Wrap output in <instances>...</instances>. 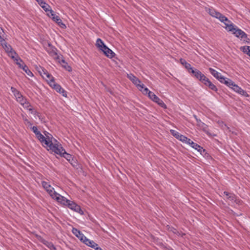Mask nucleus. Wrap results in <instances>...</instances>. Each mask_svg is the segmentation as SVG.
I'll list each match as a JSON object with an SVG mask.
<instances>
[{"instance_id":"obj_19","label":"nucleus","mask_w":250,"mask_h":250,"mask_svg":"<svg viewBox=\"0 0 250 250\" xmlns=\"http://www.w3.org/2000/svg\"><path fill=\"white\" fill-rule=\"evenodd\" d=\"M102 51L106 57L109 58H112L115 55V53L106 46H104Z\"/></svg>"},{"instance_id":"obj_13","label":"nucleus","mask_w":250,"mask_h":250,"mask_svg":"<svg viewBox=\"0 0 250 250\" xmlns=\"http://www.w3.org/2000/svg\"><path fill=\"white\" fill-rule=\"evenodd\" d=\"M53 199L57 201L58 203L65 206H67L68 204L70 201L66 199L65 197L62 196L58 193H57V194L55 195V197H54Z\"/></svg>"},{"instance_id":"obj_3","label":"nucleus","mask_w":250,"mask_h":250,"mask_svg":"<svg viewBox=\"0 0 250 250\" xmlns=\"http://www.w3.org/2000/svg\"><path fill=\"white\" fill-rule=\"evenodd\" d=\"M11 91L15 96L17 101L19 103L23 108L32 111L33 108L30 103L27 101V99L23 97L21 92L17 90L15 88L11 87Z\"/></svg>"},{"instance_id":"obj_33","label":"nucleus","mask_w":250,"mask_h":250,"mask_svg":"<svg viewBox=\"0 0 250 250\" xmlns=\"http://www.w3.org/2000/svg\"><path fill=\"white\" fill-rule=\"evenodd\" d=\"M7 53H8V55L14 60L16 58V57H15V56H17V57L18 56L16 52L15 51H14L13 49H12V50L9 51Z\"/></svg>"},{"instance_id":"obj_45","label":"nucleus","mask_w":250,"mask_h":250,"mask_svg":"<svg viewBox=\"0 0 250 250\" xmlns=\"http://www.w3.org/2000/svg\"><path fill=\"white\" fill-rule=\"evenodd\" d=\"M25 124L28 126H31L32 124L28 120L26 122L24 123Z\"/></svg>"},{"instance_id":"obj_44","label":"nucleus","mask_w":250,"mask_h":250,"mask_svg":"<svg viewBox=\"0 0 250 250\" xmlns=\"http://www.w3.org/2000/svg\"><path fill=\"white\" fill-rule=\"evenodd\" d=\"M98 245L94 242V244H93L91 247L92 248L96 250L97 249V248H98Z\"/></svg>"},{"instance_id":"obj_2","label":"nucleus","mask_w":250,"mask_h":250,"mask_svg":"<svg viewBox=\"0 0 250 250\" xmlns=\"http://www.w3.org/2000/svg\"><path fill=\"white\" fill-rule=\"evenodd\" d=\"M44 134L45 136L43 135V138L41 139L39 141L43 147H49V149H47V150L52 151L54 148L57 147L60 144L49 132L44 131Z\"/></svg>"},{"instance_id":"obj_9","label":"nucleus","mask_w":250,"mask_h":250,"mask_svg":"<svg viewBox=\"0 0 250 250\" xmlns=\"http://www.w3.org/2000/svg\"><path fill=\"white\" fill-rule=\"evenodd\" d=\"M44 48L48 53L51 56L54 57L57 55L56 48L54 47L50 42L44 43Z\"/></svg>"},{"instance_id":"obj_39","label":"nucleus","mask_w":250,"mask_h":250,"mask_svg":"<svg viewBox=\"0 0 250 250\" xmlns=\"http://www.w3.org/2000/svg\"><path fill=\"white\" fill-rule=\"evenodd\" d=\"M39 72L41 73V75L42 77L43 75L45 76L47 74L49 73L46 69L43 68H41V70H40Z\"/></svg>"},{"instance_id":"obj_27","label":"nucleus","mask_w":250,"mask_h":250,"mask_svg":"<svg viewBox=\"0 0 250 250\" xmlns=\"http://www.w3.org/2000/svg\"><path fill=\"white\" fill-rule=\"evenodd\" d=\"M96 45L101 51L103 50L104 46H106L103 41L100 38L97 39Z\"/></svg>"},{"instance_id":"obj_25","label":"nucleus","mask_w":250,"mask_h":250,"mask_svg":"<svg viewBox=\"0 0 250 250\" xmlns=\"http://www.w3.org/2000/svg\"><path fill=\"white\" fill-rule=\"evenodd\" d=\"M15 61L16 62V63L21 69H22L23 66L25 65V63L23 62L22 60L19 56H17L16 58L15 59Z\"/></svg>"},{"instance_id":"obj_6","label":"nucleus","mask_w":250,"mask_h":250,"mask_svg":"<svg viewBox=\"0 0 250 250\" xmlns=\"http://www.w3.org/2000/svg\"><path fill=\"white\" fill-rule=\"evenodd\" d=\"M43 188L45 189L46 192L49 194L52 199L54 198L55 195L57 194V192L54 190V188L47 182L42 181V182Z\"/></svg>"},{"instance_id":"obj_34","label":"nucleus","mask_w":250,"mask_h":250,"mask_svg":"<svg viewBox=\"0 0 250 250\" xmlns=\"http://www.w3.org/2000/svg\"><path fill=\"white\" fill-rule=\"evenodd\" d=\"M142 92V93L144 94H147L148 96L149 97V92H151L149 89L146 87H144V85L143 86V88L140 87V88H138Z\"/></svg>"},{"instance_id":"obj_30","label":"nucleus","mask_w":250,"mask_h":250,"mask_svg":"<svg viewBox=\"0 0 250 250\" xmlns=\"http://www.w3.org/2000/svg\"><path fill=\"white\" fill-rule=\"evenodd\" d=\"M29 76L32 77L33 76V73L29 69L27 66L24 65L23 68L22 69Z\"/></svg>"},{"instance_id":"obj_50","label":"nucleus","mask_w":250,"mask_h":250,"mask_svg":"<svg viewBox=\"0 0 250 250\" xmlns=\"http://www.w3.org/2000/svg\"><path fill=\"white\" fill-rule=\"evenodd\" d=\"M194 117L195 118V119L196 120V119H198L197 118V117L196 115H194Z\"/></svg>"},{"instance_id":"obj_52","label":"nucleus","mask_w":250,"mask_h":250,"mask_svg":"<svg viewBox=\"0 0 250 250\" xmlns=\"http://www.w3.org/2000/svg\"><path fill=\"white\" fill-rule=\"evenodd\" d=\"M0 30H2V29L0 27Z\"/></svg>"},{"instance_id":"obj_14","label":"nucleus","mask_w":250,"mask_h":250,"mask_svg":"<svg viewBox=\"0 0 250 250\" xmlns=\"http://www.w3.org/2000/svg\"><path fill=\"white\" fill-rule=\"evenodd\" d=\"M70 209L74 210L75 211L81 214H83V212L82 210L81 207L78 205L76 204L73 201H70L67 206Z\"/></svg>"},{"instance_id":"obj_35","label":"nucleus","mask_w":250,"mask_h":250,"mask_svg":"<svg viewBox=\"0 0 250 250\" xmlns=\"http://www.w3.org/2000/svg\"><path fill=\"white\" fill-rule=\"evenodd\" d=\"M170 132H171V134L177 139L178 138L179 136H180V135L181 134L177 131L172 130V129L170 130Z\"/></svg>"},{"instance_id":"obj_21","label":"nucleus","mask_w":250,"mask_h":250,"mask_svg":"<svg viewBox=\"0 0 250 250\" xmlns=\"http://www.w3.org/2000/svg\"><path fill=\"white\" fill-rule=\"evenodd\" d=\"M31 128L33 132L35 133L36 135V136L37 138L40 140L41 139H42L43 138V135L39 131L38 129V128L36 126H33L32 127H31Z\"/></svg>"},{"instance_id":"obj_28","label":"nucleus","mask_w":250,"mask_h":250,"mask_svg":"<svg viewBox=\"0 0 250 250\" xmlns=\"http://www.w3.org/2000/svg\"><path fill=\"white\" fill-rule=\"evenodd\" d=\"M1 45L7 52L12 50V48L11 45L8 44L5 41L1 43Z\"/></svg>"},{"instance_id":"obj_20","label":"nucleus","mask_w":250,"mask_h":250,"mask_svg":"<svg viewBox=\"0 0 250 250\" xmlns=\"http://www.w3.org/2000/svg\"><path fill=\"white\" fill-rule=\"evenodd\" d=\"M38 2V4L42 7V8L45 11H49L51 9H50V6L49 4L46 3L43 0H36Z\"/></svg>"},{"instance_id":"obj_49","label":"nucleus","mask_w":250,"mask_h":250,"mask_svg":"<svg viewBox=\"0 0 250 250\" xmlns=\"http://www.w3.org/2000/svg\"><path fill=\"white\" fill-rule=\"evenodd\" d=\"M250 51L249 52H248V55H249L250 56Z\"/></svg>"},{"instance_id":"obj_15","label":"nucleus","mask_w":250,"mask_h":250,"mask_svg":"<svg viewBox=\"0 0 250 250\" xmlns=\"http://www.w3.org/2000/svg\"><path fill=\"white\" fill-rule=\"evenodd\" d=\"M208 70L210 74L216 79H217L220 82H222L223 80H224V77L216 70L213 69L212 68H209Z\"/></svg>"},{"instance_id":"obj_4","label":"nucleus","mask_w":250,"mask_h":250,"mask_svg":"<svg viewBox=\"0 0 250 250\" xmlns=\"http://www.w3.org/2000/svg\"><path fill=\"white\" fill-rule=\"evenodd\" d=\"M234 30L232 31H230L233 35L235 36L237 38H240L241 40H243L244 42H246L249 43L250 41V40L248 38L247 35L242 31L241 29H239L237 26L235 25L234 26Z\"/></svg>"},{"instance_id":"obj_22","label":"nucleus","mask_w":250,"mask_h":250,"mask_svg":"<svg viewBox=\"0 0 250 250\" xmlns=\"http://www.w3.org/2000/svg\"><path fill=\"white\" fill-rule=\"evenodd\" d=\"M191 146L194 148L195 149L197 150L198 152H200L201 154H202V152H205L206 150L204 149L202 146H201L198 144L193 142L191 143Z\"/></svg>"},{"instance_id":"obj_41","label":"nucleus","mask_w":250,"mask_h":250,"mask_svg":"<svg viewBox=\"0 0 250 250\" xmlns=\"http://www.w3.org/2000/svg\"><path fill=\"white\" fill-rule=\"evenodd\" d=\"M62 65L67 71H71V67L69 65H68L67 63V64H62Z\"/></svg>"},{"instance_id":"obj_7","label":"nucleus","mask_w":250,"mask_h":250,"mask_svg":"<svg viewBox=\"0 0 250 250\" xmlns=\"http://www.w3.org/2000/svg\"><path fill=\"white\" fill-rule=\"evenodd\" d=\"M49 12L51 14V17L52 18V19L53 20V21H55L61 28H66L65 25L62 22V21L60 18L58 16L56 15L52 10L51 9ZM48 15L49 17H50L49 14Z\"/></svg>"},{"instance_id":"obj_43","label":"nucleus","mask_w":250,"mask_h":250,"mask_svg":"<svg viewBox=\"0 0 250 250\" xmlns=\"http://www.w3.org/2000/svg\"><path fill=\"white\" fill-rule=\"evenodd\" d=\"M185 143L191 146V143H193V142L187 137V140Z\"/></svg>"},{"instance_id":"obj_29","label":"nucleus","mask_w":250,"mask_h":250,"mask_svg":"<svg viewBox=\"0 0 250 250\" xmlns=\"http://www.w3.org/2000/svg\"><path fill=\"white\" fill-rule=\"evenodd\" d=\"M43 78L48 82L49 84L50 85L51 82H55L54 78L49 73L47 74L45 76L43 75Z\"/></svg>"},{"instance_id":"obj_10","label":"nucleus","mask_w":250,"mask_h":250,"mask_svg":"<svg viewBox=\"0 0 250 250\" xmlns=\"http://www.w3.org/2000/svg\"><path fill=\"white\" fill-rule=\"evenodd\" d=\"M50 86L55 89L57 92L62 94L63 96L65 97L67 96V92L60 85L56 83L55 82L52 81Z\"/></svg>"},{"instance_id":"obj_24","label":"nucleus","mask_w":250,"mask_h":250,"mask_svg":"<svg viewBox=\"0 0 250 250\" xmlns=\"http://www.w3.org/2000/svg\"><path fill=\"white\" fill-rule=\"evenodd\" d=\"M220 83L226 84V85L230 88L233 87V85L235 84L234 83L232 80H231L229 79L225 78V77L224 80H223L222 82H221Z\"/></svg>"},{"instance_id":"obj_42","label":"nucleus","mask_w":250,"mask_h":250,"mask_svg":"<svg viewBox=\"0 0 250 250\" xmlns=\"http://www.w3.org/2000/svg\"><path fill=\"white\" fill-rule=\"evenodd\" d=\"M30 111L33 114V115L35 116H37L40 119V114L37 111H33V110L32 111Z\"/></svg>"},{"instance_id":"obj_5","label":"nucleus","mask_w":250,"mask_h":250,"mask_svg":"<svg viewBox=\"0 0 250 250\" xmlns=\"http://www.w3.org/2000/svg\"><path fill=\"white\" fill-rule=\"evenodd\" d=\"M52 152L63 157L69 162L72 160V155L66 153L61 145H59L57 147L54 148V149Z\"/></svg>"},{"instance_id":"obj_16","label":"nucleus","mask_w":250,"mask_h":250,"mask_svg":"<svg viewBox=\"0 0 250 250\" xmlns=\"http://www.w3.org/2000/svg\"><path fill=\"white\" fill-rule=\"evenodd\" d=\"M231 88L233 89L234 91L241 95L244 96L245 97H249V95L247 92L236 84L233 85V87H232Z\"/></svg>"},{"instance_id":"obj_40","label":"nucleus","mask_w":250,"mask_h":250,"mask_svg":"<svg viewBox=\"0 0 250 250\" xmlns=\"http://www.w3.org/2000/svg\"><path fill=\"white\" fill-rule=\"evenodd\" d=\"M196 122L198 124V125L201 127H203L204 126H206V125L204 123H203L201 121V120H200L199 119H196Z\"/></svg>"},{"instance_id":"obj_17","label":"nucleus","mask_w":250,"mask_h":250,"mask_svg":"<svg viewBox=\"0 0 250 250\" xmlns=\"http://www.w3.org/2000/svg\"><path fill=\"white\" fill-rule=\"evenodd\" d=\"M72 232L77 237L79 238L82 242H83L84 241V238H86V237L79 229L76 228H73Z\"/></svg>"},{"instance_id":"obj_8","label":"nucleus","mask_w":250,"mask_h":250,"mask_svg":"<svg viewBox=\"0 0 250 250\" xmlns=\"http://www.w3.org/2000/svg\"><path fill=\"white\" fill-rule=\"evenodd\" d=\"M190 73L202 83L207 78L200 71L196 68L192 69Z\"/></svg>"},{"instance_id":"obj_31","label":"nucleus","mask_w":250,"mask_h":250,"mask_svg":"<svg viewBox=\"0 0 250 250\" xmlns=\"http://www.w3.org/2000/svg\"><path fill=\"white\" fill-rule=\"evenodd\" d=\"M83 243H84L85 245L89 247H91L93 244H94V242L92 240H90L88 239H87L86 237L84 238V240L83 242Z\"/></svg>"},{"instance_id":"obj_23","label":"nucleus","mask_w":250,"mask_h":250,"mask_svg":"<svg viewBox=\"0 0 250 250\" xmlns=\"http://www.w3.org/2000/svg\"><path fill=\"white\" fill-rule=\"evenodd\" d=\"M224 194H225L228 200L231 201L232 203L235 202L236 201V196L234 194L232 193H229L227 191H224Z\"/></svg>"},{"instance_id":"obj_37","label":"nucleus","mask_w":250,"mask_h":250,"mask_svg":"<svg viewBox=\"0 0 250 250\" xmlns=\"http://www.w3.org/2000/svg\"><path fill=\"white\" fill-rule=\"evenodd\" d=\"M168 230L169 231L173 232L174 234H176L177 235H180V233L179 232V231L173 227H169Z\"/></svg>"},{"instance_id":"obj_18","label":"nucleus","mask_w":250,"mask_h":250,"mask_svg":"<svg viewBox=\"0 0 250 250\" xmlns=\"http://www.w3.org/2000/svg\"><path fill=\"white\" fill-rule=\"evenodd\" d=\"M203 83L206 86H208L209 89L214 91H217L218 90L217 87L213 83H212V82L208 78H206Z\"/></svg>"},{"instance_id":"obj_11","label":"nucleus","mask_w":250,"mask_h":250,"mask_svg":"<svg viewBox=\"0 0 250 250\" xmlns=\"http://www.w3.org/2000/svg\"><path fill=\"white\" fill-rule=\"evenodd\" d=\"M149 97L153 101L157 103L161 107L166 108V105L163 102V101L158 97H157L153 92H149Z\"/></svg>"},{"instance_id":"obj_47","label":"nucleus","mask_w":250,"mask_h":250,"mask_svg":"<svg viewBox=\"0 0 250 250\" xmlns=\"http://www.w3.org/2000/svg\"><path fill=\"white\" fill-rule=\"evenodd\" d=\"M180 61H181V63L185 65V62H184V61H185V60H183V59H181Z\"/></svg>"},{"instance_id":"obj_12","label":"nucleus","mask_w":250,"mask_h":250,"mask_svg":"<svg viewBox=\"0 0 250 250\" xmlns=\"http://www.w3.org/2000/svg\"><path fill=\"white\" fill-rule=\"evenodd\" d=\"M127 77L138 88H143L144 84H141V81L133 74L130 73L127 74Z\"/></svg>"},{"instance_id":"obj_36","label":"nucleus","mask_w":250,"mask_h":250,"mask_svg":"<svg viewBox=\"0 0 250 250\" xmlns=\"http://www.w3.org/2000/svg\"><path fill=\"white\" fill-rule=\"evenodd\" d=\"M187 137L183 135L180 134V136H179L177 139L181 141V142L185 143L187 140Z\"/></svg>"},{"instance_id":"obj_38","label":"nucleus","mask_w":250,"mask_h":250,"mask_svg":"<svg viewBox=\"0 0 250 250\" xmlns=\"http://www.w3.org/2000/svg\"><path fill=\"white\" fill-rule=\"evenodd\" d=\"M249 48H250V46H243V47H241V50H242V51L244 53H246V54H248V52H249L250 51Z\"/></svg>"},{"instance_id":"obj_1","label":"nucleus","mask_w":250,"mask_h":250,"mask_svg":"<svg viewBox=\"0 0 250 250\" xmlns=\"http://www.w3.org/2000/svg\"><path fill=\"white\" fill-rule=\"evenodd\" d=\"M208 13L211 16L218 19L221 22L224 23L226 25L225 29L228 32L232 31L234 30L233 28L235 25L220 12L216 11L214 9H209Z\"/></svg>"},{"instance_id":"obj_26","label":"nucleus","mask_w":250,"mask_h":250,"mask_svg":"<svg viewBox=\"0 0 250 250\" xmlns=\"http://www.w3.org/2000/svg\"><path fill=\"white\" fill-rule=\"evenodd\" d=\"M41 242L42 243H43L44 245H45L47 247H48L50 250H55L56 248L52 243L48 242L47 241L42 239Z\"/></svg>"},{"instance_id":"obj_51","label":"nucleus","mask_w":250,"mask_h":250,"mask_svg":"<svg viewBox=\"0 0 250 250\" xmlns=\"http://www.w3.org/2000/svg\"><path fill=\"white\" fill-rule=\"evenodd\" d=\"M26 121H28V120L26 118L24 119V123L26 122Z\"/></svg>"},{"instance_id":"obj_48","label":"nucleus","mask_w":250,"mask_h":250,"mask_svg":"<svg viewBox=\"0 0 250 250\" xmlns=\"http://www.w3.org/2000/svg\"><path fill=\"white\" fill-rule=\"evenodd\" d=\"M224 129H229V127L228 126H227L226 125H224V127H223Z\"/></svg>"},{"instance_id":"obj_46","label":"nucleus","mask_w":250,"mask_h":250,"mask_svg":"<svg viewBox=\"0 0 250 250\" xmlns=\"http://www.w3.org/2000/svg\"><path fill=\"white\" fill-rule=\"evenodd\" d=\"M61 63H62V64H67V62L63 59H62V60L60 62Z\"/></svg>"},{"instance_id":"obj_32","label":"nucleus","mask_w":250,"mask_h":250,"mask_svg":"<svg viewBox=\"0 0 250 250\" xmlns=\"http://www.w3.org/2000/svg\"><path fill=\"white\" fill-rule=\"evenodd\" d=\"M184 62L185 68L188 70V72L189 73H191L192 69H193L194 68L191 67V65L189 63L187 62L186 61H184Z\"/></svg>"}]
</instances>
